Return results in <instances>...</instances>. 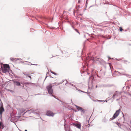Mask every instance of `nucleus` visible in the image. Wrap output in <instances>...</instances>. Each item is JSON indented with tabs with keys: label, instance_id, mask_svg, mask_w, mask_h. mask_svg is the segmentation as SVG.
<instances>
[{
	"label": "nucleus",
	"instance_id": "6e6552de",
	"mask_svg": "<svg viewBox=\"0 0 131 131\" xmlns=\"http://www.w3.org/2000/svg\"><path fill=\"white\" fill-rule=\"evenodd\" d=\"M13 81L14 85H16L18 86H20V84L18 81H16L15 80H13Z\"/></svg>",
	"mask_w": 131,
	"mask_h": 131
},
{
	"label": "nucleus",
	"instance_id": "de8ad7c7",
	"mask_svg": "<svg viewBox=\"0 0 131 131\" xmlns=\"http://www.w3.org/2000/svg\"><path fill=\"white\" fill-rule=\"evenodd\" d=\"M48 74V73H47V74Z\"/></svg>",
	"mask_w": 131,
	"mask_h": 131
},
{
	"label": "nucleus",
	"instance_id": "5701e85b",
	"mask_svg": "<svg viewBox=\"0 0 131 131\" xmlns=\"http://www.w3.org/2000/svg\"><path fill=\"white\" fill-rule=\"evenodd\" d=\"M51 73H52L53 74H54V75L56 74V73L53 72L52 71H51Z\"/></svg>",
	"mask_w": 131,
	"mask_h": 131
},
{
	"label": "nucleus",
	"instance_id": "8fccbe9b",
	"mask_svg": "<svg viewBox=\"0 0 131 131\" xmlns=\"http://www.w3.org/2000/svg\"><path fill=\"white\" fill-rule=\"evenodd\" d=\"M47 77V76H46V78Z\"/></svg>",
	"mask_w": 131,
	"mask_h": 131
},
{
	"label": "nucleus",
	"instance_id": "c85d7f7f",
	"mask_svg": "<svg viewBox=\"0 0 131 131\" xmlns=\"http://www.w3.org/2000/svg\"><path fill=\"white\" fill-rule=\"evenodd\" d=\"M81 2V1L80 0H79L78 2V3H80Z\"/></svg>",
	"mask_w": 131,
	"mask_h": 131
},
{
	"label": "nucleus",
	"instance_id": "20e7f679",
	"mask_svg": "<svg viewBox=\"0 0 131 131\" xmlns=\"http://www.w3.org/2000/svg\"><path fill=\"white\" fill-rule=\"evenodd\" d=\"M10 67L8 64H5L3 65V67L2 68V72L4 73L9 72Z\"/></svg>",
	"mask_w": 131,
	"mask_h": 131
},
{
	"label": "nucleus",
	"instance_id": "ddd939ff",
	"mask_svg": "<svg viewBox=\"0 0 131 131\" xmlns=\"http://www.w3.org/2000/svg\"><path fill=\"white\" fill-rule=\"evenodd\" d=\"M32 111L31 110H29L24 113V114H25L26 113H27L29 114H30L32 112Z\"/></svg>",
	"mask_w": 131,
	"mask_h": 131
},
{
	"label": "nucleus",
	"instance_id": "c9c22d12",
	"mask_svg": "<svg viewBox=\"0 0 131 131\" xmlns=\"http://www.w3.org/2000/svg\"><path fill=\"white\" fill-rule=\"evenodd\" d=\"M108 58H109V59H111V58H110L109 57H108Z\"/></svg>",
	"mask_w": 131,
	"mask_h": 131
},
{
	"label": "nucleus",
	"instance_id": "72a5a7b5",
	"mask_svg": "<svg viewBox=\"0 0 131 131\" xmlns=\"http://www.w3.org/2000/svg\"><path fill=\"white\" fill-rule=\"evenodd\" d=\"M29 83H28V82H27V83H25V84H29Z\"/></svg>",
	"mask_w": 131,
	"mask_h": 131
},
{
	"label": "nucleus",
	"instance_id": "37998d69",
	"mask_svg": "<svg viewBox=\"0 0 131 131\" xmlns=\"http://www.w3.org/2000/svg\"><path fill=\"white\" fill-rule=\"evenodd\" d=\"M130 124H131V121H130Z\"/></svg>",
	"mask_w": 131,
	"mask_h": 131
},
{
	"label": "nucleus",
	"instance_id": "4be33fe9",
	"mask_svg": "<svg viewBox=\"0 0 131 131\" xmlns=\"http://www.w3.org/2000/svg\"><path fill=\"white\" fill-rule=\"evenodd\" d=\"M98 101L99 102H106V99L105 101L98 100Z\"/></svg>",
	"mask_w": 131,
	"mask_h": 131
},
{
	"label": "nucleus",
	"instance_id": "3c124183",
	"mask_svg": "<svg viewBox=\"0 0 131 131\" xmlns=\"http://www.w3.org/2000/svg\"><path fill=\"white\" fill-rule=\"evenodd\" d=\"M101 113H102V111H101Z\"/></svg>",
	"mask_w": 131,
	"mask_h": 131
},
{
	"label": "nucleus",
	"instance_id": "39448f33",
	"mask_svg": "<svg viewBox=\"0 0 131 131\" xmlns=\"http://www.w3.org/2000/svg\"><path fill=\"white\" fill-rule=\"evenodd\" d=\"M120 111L121 110L120 109L116 111L112 117L111 118V120H112L116 118L119 115Z\"/></svg>",
	"mask_w": 131,
	"mask_h": 131
},
{
	"label": "nucleus",
	"instance_id": "f704fd0d",
	"mask_svg": "<svg viewBox=\"0 0 131 131\" xmlns=\"http://www.w3.org/2000/svg\"><path fill=\"white\" fill-rule=\"evenodd\" d=\"M78 8H80V6H79V5H78Z\"/></svg>",
	"mask_w": 131,
	"mask_h": 131
},
{
	"label": "nucleus",
	"instance_id": "603ef678",
	"mask_svg": "<svg viewBox=\"0 0 131 131\" xmlns=\"http://www.w3.org/2000/svg\"><path fill=\"white\" fill-rule=\"evenodd\" d=\"M37 114L38 115H39L38 114Z\"/></svg>",
	"mask_w": 131,
	"mask_h": 131
},
{
	"label": "nucleus",
	"instance_id": "2f4dec72",
	"mask_svg": "<svg viewBox=\"0 0 131 131\" xmlns=\"http://www.w3.org/2000/svg\"><path fill=\"white\" fill-rule=\"evenodd\" d=\"M64 80H63L62 82H62V83H63V82H64Z\"/></svg>",
	"mask_w": 131,
	"mask_h": 131
},
{
	"label": "nucleus",
	"instance_id": "412c9836",
	"mask_svg": "<svg viewBox=\"0 0 131 131\" xmlns=\"http://www.w3.org/2000/svg\"><path fill=\"white\" fill-rule=\"evenodd\" d=\"M88 0H86V5L85 6H86V7L87 6V3H88Z\"/></svg>",
	"mask_w": 131,
	"mask_h": 131
},
{
	"label": "nucleus",
	"instance_id": "7c9ffc66",
	"mask_svg": "<svg viewBox=\"0 0 131 131\" xmlns=\"http://www.w3.org/2000/svg\"><path fill=\"white\" fill-rule=\"evenodd\" d=\"M86 34L87 35H89V34L88 33H86Z\"/></svg>",
	"mask_w": 131,
	"mask_h": 131
},
{
	"label": "nucleus",
	"instance_id": "79ce46f5",
	"mask_svg": "<svg viewBox=\"0 0 131 131\" xmlns=\"http://www.w3.org/2000/svg\"><path fill=\"white\" fill-rule=\"evenodd\" d=\"M31 65H34V64H31Z\"/></svg>",
	"mask_w": 131,
	"mask_h": 131
},
{
	"label": "nucleus",
	"instance_id": "bb28decb",
	"mask_svg": "<svg viewBox=\"0 0 131 131\" xmlns=\"http://www.w3.org/2000/svg\"><path fill=\"white\" fill-rule=\"evenodd\" d=\"M90 53H89L88 54V56L89 57V56H90Z\"/></svg>",
	"mask_w": 131,
	"mask_h": 131
},
{
	"label": "nucleus",
	"instance_id": "c756f323",
	"mask_svg": "<svg viewBox=\"0 0 131 131\" xmlns=\"http://www.w3.org/2000/svg\"><path fill=\"white\" fill-rule=\"evenodd\" d=\"M90 124L88 125L87 126L88 127H90Z\"/></svg>",
	"mask_w": 131,
	"mask_h": 131
},
{
	"label": "nucleus",
	"instance_id": "dca6fc26",
	"mask_svg": "<svg viewBox=\"0 0 131 131\" xmlns=\"http://www.w3.org/2000/svg\"><path fill=\"white\" fill-rule=\"evenodd\" d=\"M24 75L26 76L27 77H28L29 78H30V79H31V77L30 76H29V74H24Z\"/></svg>",
	"mask_w": 131,
	"mask_h": 131
},
{
	"label": "nucleus",
	"instance_id": "e433bc0d",
	"mask_svg": "<svg viewBox=\"0 0 131 131\" xmlns=\"http://www.w3.org/2000/svg\"><path fill=\"white\" fill-rule=\"evenodd\" d=\"M72 28H73V29H74V27H73V26H72Z\"/></svg>",
	"mask_w": 131,
	"mask_h": 131
},
{
	"label": "nucleus",
	"instance_id": "4468645a",
	"mask_svg": "<svg viewBox=\"0 0 131 131\" xmlns=\"http://www.w3.org/2000/svg\"><path fill=\"white\" fill-rule=\"evenodd\" d=\"M106 117L105 116L103 118V119L102 120V122L103 123H105L106 121Z\"/></svg>",
	"mask_w": 131,
	"mask_h": 131
},
{
	"label": "nucleus",
	"instance_id": "a18cd8bd",
	"mask_svg": "<svg viewBox=\"0 0 131 131\" xmlns=\"http://www.w3.org/2000/svg\"><path fill=\"white\" fill-rule=\"evenodd\" d=\"M64 120H65V121H66V120L65 119H64Z\"/></svg>",
	"mask_w": 131,
	"mask_h": 131
},
{
	"label": "nucleus",
	"instance_id": "ea45409f",
	"mask_svg": "<svg viewBox=\"0 0 131 131\" xmlns=\"http://www.w3.org/2000/svg\"><path fill=\"white\" fill-rule=\"evenodd\" d=\"M119 123H117V124L118 125V124H119Z\"/></svg>",
	"mask_w": 131,
	"mask_h": 131
},
{
	"label": "nucleus",
	"instance_id": "1a4fd4ad",
	"mask_svg": "<svg viewBox=\"0 0 131 131\" xmlns=\"http://www.w3.org/2000/svg\"><path fill=\"white\" fill-rule=\"evenodd\" d=\"M106 2L105 0H103L101 4V5L102 6L106 7Z\"/></svg>",
	"mask_w": 131,
	"mask_h": 131
},
{
	"label": "nucleus",
	"instance_id": "2eb2a0df",
	"mask_svg": "<svg viewBox=\"0 0 131 131\" xmlns=\"http://www.w3.org/2000/svg\"><path fill=\"white\" fill-rule=\"evenodd\" d=\"M10 59L12 61L14 62V60H18L19 59H16V58H10Z\"/></svg>",
	"mask_w": 131,
	"mask_h": 131
},
{
	"label": "nucleus",
	"instance_id": "f257e3e1",
	"mask_svg": "<svg viewBox=\"0 0 131 131\" xmlns=\"http://www.w3.org/2000/svg\"><path fill=\"white\" fill-rule=\"evenodd\" d=\"M91 60H93L94 62H95L97 63H100L101 65H103L105 68L106 62L103 59L97 58L96 57H93V58H91Z\"/></svg>",
	"mask_w": 131,
	"mask_h": 131
},
{
	"label": "nucleus",
	"instance_id": "473e14b6",
	"mask_svg": "<svg viewBox=\"0 0 131 131\" xmlns=\"http://www.w3.org/2000/svg\"><path fill=\"white\" fill-rule=\"evenodd\" d=\"M53 84H57V83H56V82H55V83H54Z\"/></svg>",
	"mask_w": 131,
	"mask_h": 131
},
{
	"label": "nucleus",
	"instance_id": "0eeeda50",
	"mask_svg": "<svg viewBox=\"0 0 131 131\" xmlns=\"http://www.w3.org/2000/svg\"><path fill=\"white\" fill-rule=\"evenodd\" d=\"M46 114L48 116H53L54 115V114L50 111H47L46 112Z\"/></svg>",
	"mask_w": 131,
	"mask_h": 131
},
{
	"label": "nucleus",
	"instance_id": "aec40b11",
	"mask_svg": "<svg viewBox=\"0 0 131 131\" xmlns=\"http://www.w3.org/2000/svg\"><path fill=\"white\" fill-rule=\"evenodd\" d=\"M108 64L109 65V66L110 68L111 69V68H112V67L111 64L109 63H108Z\"/></svg>",
	"mask_w": 131,
	"mask_h": 131
},
{
	"label": "nucleus",
	"instance_id": "f8f14e48",
	"mask_svg": "<svg viewBox=\"0 0 131 131\" xmlns=\"http://www.w3.org/2000/svg\"><path fill=\"white\" fill-rule=\"evenodd\" d=\"M8 119L12 122H14V119L13 118H12L11 117V116L9 117Z\"/></svg>",
	"mask_w": 131,
	"mask_h": 131
},
{
	"label": "nucleus",
	"instance_id": "b1692460",
	"mask_svg": "<svg viewBox=\"0 0 131 131\" xmlns=\"http://www.w3.org/2000/svg\"><path fill=\"white\" fill-rule=\"evenodd\" d=\"M62 83V82H60L59 83H57V85H60Z\"/></svg>",
	"mask_w": 131,
	"mask_h": 131
},
{
	"label": "nucleus",
	"instance_id": "9d476101",
	"mask_svg": "<svg viewBox=\"0 0 131 131\" xmlns=\"http://www.w3.org/2000/svg\"><path fill=\"white\" fill-rule=\"evenodd\" d=\"M73 125L79 129H80L81 127V124H80L78 123H74L73 124Z\"/></svg>",
	"mask_w": 131,
	"mask_h": 131
},
{
	"label": "nucleus",
	"instance_id": "7ed1b4c3",
	"mask_svg": "<svg viewBox=\"0 0 131 131\" xmlns=\"http://www.w3.org/2000/svg\"><path fill=\"white\" fill-rule=\"evenodd\" d=\"M93 78L92 77H90L89 78V81L88 82V89H92L93 88Z\"/></svg>",
	"mask_w": 131,
	"mask_h": 131
},
{
	"label": "nucleus",
	"instance_id": "58836bf2",
	"mask_svg": "<svg viewBox=\"0 0 131 131\" xmlns=\"http://www.w3.org/2000/svg\"><path fill=\"white\" fill-rule=\"evenodd\" d=\"M97 85H96V88H97Z\"/></svg>",
	"mask_w": 131,
	"mask_h": 131
},
{
	"label": "nucleus",
	"instance_id": "f03ea898",
	"mask_svg": "<svg viewBox=\"0 0 131 131\" xmlns=\"http://www.w3.org/2000/svg\"><path fill=\"white\" fill-rule=\"evenodd\" d=\"M52 86H53L51 84H50L46 88L49 93L52 96L57 99L59 101H61L62 102H62L59 100L58 98H56V97L55 96L52 94V93H53V90L52 89Z\"/></svg>",
	"mask_w": 131,
	"mask_h": 131
},
{
	"label": "nucleus",
	"instance_id": "cd10ccee",
	"mask_svg": "<svg viewBox=\"0 0 131 131\" xmlns=\"http://www.w3.org/2000/svg\"><path fill=\"white\" fill-rule=\"evenodd\" d=\"M2 125V124L1 122H0V128H1V126ZM2 126H3L2 125Z\"/></svg>",
	"mask_w": 131,
	"mask_h": 131
},
{
	"label": "nucleus",
	"instance_id": "f3484780",
	"mask_svg": "<svg viewBox=\"0 0 131 131\" xmlns=\"http://www.w3.org/2000/svg\"><path fill=\"white\" fill-rule=\"evenodd\" d=\"M25 111V110L24 109H22V110H20V114H21V113H24Z\"/></svg>",
	"mask_w": 131,
	"mask_h": 131
},
{
	"label": "nucleus",
	"instance_id": "a19ab883",
	"mask_svg": "<svg viewBox=\"0 0 131 131\" xmlns=\"http://www.w3.org/2000/svg\"><path fill=\"white\" fill-rule=\"evenodd\" d=\"M25 131H27V130L26 129V130H25Z\"/></svg>",
	"mask_w": 131,
	"mask_h": 131
},
{
	"label": "nucleus",
	"instance_id": "a211bd4d",
	"mask_svg": "<svg viewBox=\"0 0 131 131\" xmlns=\"http://www.w3.org/2000/svg\"><path fill=\"white\" fill-rule=\"evenodd\" d=\"M70 85L72 86H73L77 90H78V89H77V87H76V86L72 84H70Z\"/></svg>",
	"mask_w": 131,
	"mask_h": 131
},
{
	"label": "nucleus",
	"instance_id": "09e8293b",
	"mask_svg": "<svg viewBox=\"0 0 131 131\" xmlns=\"http://www.w3.org/2000/svg\"><path fill=\"white\" fill-rule=\"evenodd\" d=\"M83 92L84 93H85V92Z\"/></svg>",
	"mask_w": 131,
	"mask_h": 131
},
{
	"label": "nucleus",
	"instance_id": "9b49d317",
	"mask_svg": "<svg viewBox=\"0 0 131 131\" xmlns=\"http://www.w3.org/2000/svg\"><path fill=\"white\" fill-rule=\"evenodd\" d=\"M4 111V109L3 106H1L0 107V114L1 115L3 112Z\"/></svg>",
	"mask_w": 131,
	"mask_h": 131
},
{
	"label": "nucleus",
	"instance_id": "423d86ee",
	"mask_svg": "<svg viewBox=\"0 0 131 131\" xmlns=\"http://www.w3.org/2000/svg\"><path fill=\"white\" fill-rule=\"evenodd\" d=\"M76 107H77V109L79 111H81V114L82 115V114H84L85 112V110L84 109H83L82 107L79 106L77 105H75Z\"/></svg>",
	"mask_w": 131,
	"mask_h": 131
},
{
	"label": "nucleus",
	"instance_id": "4c0bfd02",
	"mask_svg": "<svg viewBox=\"0 0 131 131\" xmlns=\"http://www.w3.org/2000/svg\"><path fill=\"white\" fill-rule=\"evenodd\" d=\"M17 60H14V61H16Z\"/></svg>",
	"mask_w": 131,
	"mask_h": 131
},
{
	"label": "nucleus",
	"instance_id": "a878e982",
	"mask_svg": "<svg viewBox=\"0 0 131 131\" xmlns=\"http://www.w3.org/2000/svg\"><path fill=\"white\" fill-rule=\"evenodd\" d=\"M23 74L24 75L25 74H28L27 72H24L23 73Z\"/></svg>",
	"mask_w": 131,
	"mask_h": 131
},
{
	"label": "nucleus",
	"instance_id": "49530a36",
	"mask_svg": "<svg viewBox=\"0 0 131 131\" xmlns=\"http://www.w3.org/2000/svg\"><path fill=\"white\" fill-rule=\"evenodd\" d=\"M97 76L98 77H99V76H98V75H97Z\"/></svg>",
	"mask_w": 131,
	"mask_h": 131
},
{
	"label": "nucleus",
	"instance_id": "393cba45",
	"mask_svg": "<svg viewBox=\"0 0 131 131\" xmlns=\"http://www.w3.org/2000/svg\"><path fill=\"white\" fill-rule=\"evenodd\" d=\"M119 30L121 31L123 30V29L121 27H120L119 28Z\"/></svg>",
	"mask_w": 131,
	"mask_h": 131
},
{
	"label": "nucleus",
	"instance_id": "c03bdc74",
	"mask_svg": "<svg viewBox=\"0 0 131 131\" xmlns=\"http://www.w3.org/2000/svg\"><path fill=\"white\" fill-rule=\"evenodd\" d=\"M4 128V127H3L2 128V129H3V128Z\"/></svg>",
	"mask_w": 131,
	"mask_h": 131
},
{
	"label": "nucleus",
	"instance_id": "6ab92c4d",
	"mask_svg": "<svg viewBox=\"0 0 131 131\" xmlns=\"http://www.w3.org/2000/svg\"><path fill=\"white\" fill-rule=\"evenodd\" d=\"M74 30L75 31L78 33L79 34H80V33L77 30V29H74Z\"/></svg>",
	"mask_w": 131,
	"mask_h": 131
}]
</instances>
